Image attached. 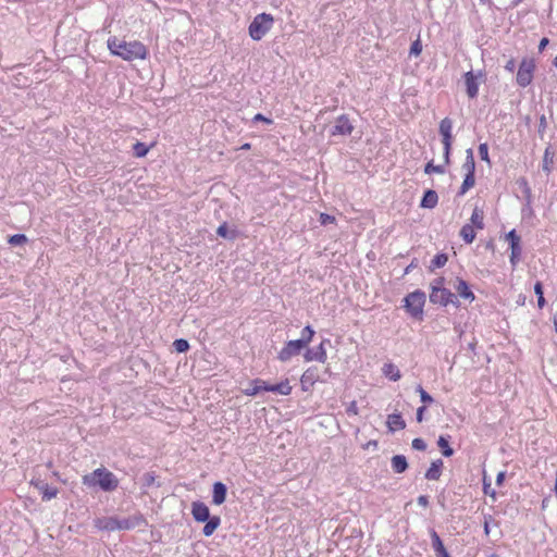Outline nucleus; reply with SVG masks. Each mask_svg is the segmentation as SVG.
<instances>
[{"mask_svg": "<svg viewBox=\"0 0 557 557\" xmlns=\"http://www.w3.org/2000/svg\"><path fill=\"white\" fill-rule=\"evenodd\" d=\"M107 45L112 54L128 62L144 60L148 54L146 46L138 40L125 41L117 37H110Z\"/></svg>", "mask_w": 557, "mask_h": 557, "instance_id": "obj_1", "label": "nucleus"}, {"mask_svg": "<svg viewBox=\"0 0 557 557\" xmlns=\"http://www.w3.org/2000/svg\"><path fill=\"white\" fill-rule=\"evenodd\" d=\"M144 522L140 516H133L127 518L119 517H99L94 520L97 529L108 532L131 530Z\"/></svg>", "mask_w": 557, "mask_h": 557, "instance_id": "obj_2", "label": "nucleus"}, {"mask_svg": "<svg viewBox=\"0 0 557 557\" xmlns=\"http://www.w3.org/2000/svg\"><path fill=\"white\" fill-rule=\"evenodd\" d=\"M83 484L88 487L99 485L104 492H111L117 487L119 481L112 472L104 468H99L89 474H85L83 476Z\"/></svg>", "mask_w": 557, "mask_h": 557, "instance_id": "obj_3", "label": "nucleus"}, {"mask_svg": "<svg viewBox=\"0 0 557 557\" xmlns=\"http://www.w3.org/2000/svg\"><path fill=\"white\" fill-rule=\"evenodd\" d=\"M274 18L271 14H258L249 25V36L253 40H261L265 34L272 28Z\"/></svg>", "mask_w": 557, "mask_h": 557, "instance_id": "obj_4", "label": "nucleus"}, {"mask_svg": "<svg viewBox=\"0 0 557 557\" xmlns=\"http://www.w3.org/2000/svg\"><path fill=\"white\" fill-rule=\"evenodd\" d=\"M405 307L408 312L416 319H421L423 314V306L425 304V294L420 290L410 293L405 298Z\"/></svg>", "mask_w": 557, "mask_h": 557, "instance_id": "obj_5", "label": "nucleus"}, {"mask_svg": "<svg viewBox=\"0 0 557 557\" xmlns=\"http://www.w3.org/2000/svg\"><path fill=\"white\" fill-rule=\"evenodd\" d=\"M535 70V63L532 59H523L520 63L517 73V84L521 87H527L533 79V72Z\"/></svg>", "mask_w": 557, "mask_h": 557, "instance_id": "obj_6", "label": "nucleus"}, {"mask_svg": "<svg viewBox=\"0 0 557 557\" xmlns=\"http://www.w3.org/2000/svg\"><path fill=\"white\" fill-rule=\"evenodd\" d=\"M430 300L433 304H438L442 306H447L448 304H453V305L458 304L456 295L446 288L433 289L430 294Z\"/></svg>", "mask_w": 557, "mask_h": 557, "instance_id": "obj_7", "label": "nucleus"}, {"mask_svg": "<svg viewBox=\"0 0 557 557\" xmlns=\"http://www.w3.org/2000/svg\"><path fill=\"white\" fill-rule=\"evenodd\" d=\"M506 239L509 242L510 244V250H511V253H510V262L511 264L515 267L518 261L520 260V257H521V253H522V248H521V238L520 236L516 233L515 230L510 231L507 235H506Z\"/></svg>", "mask_w": 557, "mask_h": 557, "instance_id": "obj_8", "label": "nucleus"}, {"mask_svg": "<svg viewBox=\"0 0 557 557\" xmlns=\"http://www.w3.org/2000/svg\"><path fill=\"white\" fill-rule=\"evenodd\" d=\"M463 78L468 97L475 98L479 92V81L483 78L482 72L474 74L472 71H469L463 75Z\"/></svg>", "mask_w": 557, "mask_h": 557, "instance_id": "obj_9", "label": "nucleus"}, {"mask_svg": "<svg viewBox=\"0 0 557 557\" xmlns=\"http://www.w3.org/2000/svg\"><path fill=\"white\" fill-rule=\"evenodd\" d=\"M305 347H306V345L304 344V342H301L299 339L289 341L285 345V347L280 351L278 359L281 361H287L293 356L299 355L301 349L305 348Z\"/></svg>", "mask_w": 557, "mask_h": 557, "instance_id": "obj_10", "label": "nucleus"}, {"mask_svg": "<svg viewBox=\"0 0 557 557\" xmlns=\"http://www.w3.org/2000/svg\"><path fill=\"white\" fill-rule=\"evenodd\" d=\"M453 121L449 117H445L440 123V134L442 135V143L444 148L451 149L453 144Z\"/></svg>", "mask_w": 557, "mask_h": 557, "instance_id": "obj_11", "label": "nucleus"}, {"mask_svg": "<svg viewBox=\"0 0 557 557\" xmlns=\"http://www.w3.org/2000/svg\"><path fill=\"white\" fill-rule=\"evenodd\" d=\"M325 343L330 344V341H323L315 349H308L305 354V359L307 361L315 360L324 363L326 361V350L324 348Z\"/></svg>", "mask_w": 557, "mask_h": 557, "instance_id": "obj_12", "label": "nucleus"}, {"mask_svg": "<svg viewBox=\"0 0 557 557\" xmlns=\"http://www.w3.org/2000/svg\"><path fill=\"white\" fill-rule=\"evenodd\" d=\"M191 515L198 522H206L210 518L208 506L201 502H194L191 504Z\"/></svg>", "mask_w": 557, "mask_h": 557, "instance_id": "obj_13", "label": "nucleus"}, {"mask_svg": "<svg viewBox=\"0 0 557 557\" xmlns=\"http://www.w3.org/2000/svg\"><path fill=\"white\" fill-rule=\"evenodd\" d=\"M352 125L347 116H339L332 131V135H349L352 132Z\"/></svg>", "mask_w": 557, "mask_h": 557, "instance_id": "obj_14", "label": "nucleus"}, {"mask_svg": "<svg viewBox=\"0 0 557 557\" xmlns=\"http://www.w3.org/2000/svg\"><path fill=\"white\" fill-rule=\"evenodd\" d=\"M319 373L317 368L307 369L301 375L300 382L304 391H308L318 381Z\"/></svg>", "mask_w": 557, "mask_h": 557, "instance_id": "obj_15", "label": "nucleus"}, {"mask_svg": "<svg viewBox=\"0 0 557 557\" xmlns=\"http://www.w3.org/2000/svg\"><path fill=\"white\" fill-rule=\"evenodd\" d=\"M33 484L42 493V499L45 500H50L54 498L59 493L58 488L50 487L42 481L33 482Z\"/></svg>", "mask_w": 557, "mask_h": 557, "instance_id": "obj_16", "label": "nucleus"}, {"mask_svg": "<svg viewBox=\"0 0 557 557\" xmlns=\"http://www.w3.org/2000/svg\"><path fill=\"white\" fill-rule=\"evenodd\" d=\"M226 486L222 482H215L213 484V497L212 502L215 505H221L226 498Z\"/></svg>", "mask_w": 557, "mask_h": 557, "instance_id": "obj_17", "label": "nucleus"}, {"mask_svg": "<svg viewBox=\"0 0 557 557\" xmlns=\"http://www.w3.org/2000/svg\"><path fill=\"white\" fill-rule=\"evenodd\" d=\"M387 426L393 432L406 428V423L399 413H392L387 418Z\"/></svg>", "mask_w": 557, "mask_h": 557, "instance_id": "obj_18", "label": "nucleus"}, {"mask_svg": "<svg viewBox=\"0 0 557 557\" xmlns=\"http://www.w3.org/2000/svg\"><path fill=\"white\" fill-rule=\"evenodd\" d=\"M443 461L437 459L431 463V467L425 473L428 480H438L442 474Z\"/></svg>", "mask_w": 557, "mask_h": 557, "instance_id": "obj_19", "label": "nucleus"}, {"mask_svg": "<svg viewBox=\"0 0 557 557\" xmlns=\"http://www.w3.org/2000/svg\"><path fill=\"white\" fill-rule=\"evenodd\" d=\"M391 462L395 473H404L408 469L407 459L403 455H395Z\"/></svg>", "mask_w": 557, "mask_h": 557, "instance_id": "obj_20", "label": "nucleus"}, {"mask_svg": "<svg viewBox=\"0 0 557 557\" xmlns=\"http://www.w3.org/2000/svg\"><path fill=\"white\" fill-rule=\"evenodd\" d=\"M455 288L460 297L471 301L474 299V294L470 290L466 281L458 278Z\"/></svg>", "mask_w": 557, "mask_h": 557, "instance_id": "obj_21", "label": "nucleus"}, {"mask_svg": "<svg viewBox=\"0 0 557 557\" xmlns=\"http://www.w3.org/2000/svg\"><path fill=\"white\" fill-rule=\"evenodd\" d=\"M437 201L438 196L436 191L429 189L424 193V196L421 200V207L432 209L437 205Z\"/></svg>", "mask_w": 557, "mask_h": 557, "instance_id": "obj_22", "label": "nucleus"}, {"mask_svg": "<svg viewBox=\"0 0 557 557\" xmlns=\"http://www.w3.org/2000/svg\"><path fill=\"white\" fill-rule=\"evenodd\" d=\"M471 224L473 228L482 230L484 227V212L479 207H475L473 209L472 215H471Z\"/></svg>", "mask_w": 557, "mask_h": 557, "instance_id": "obj_23", "label": "nucleus"}, {"mask_svg": "<svg viewBox=\"0 0 557 557\" xmlns=\"http://www.w3.org/2000/svg\"><path fill=\"white\" fill-rule=\"evenodd\" d=\"M220 522H221L220 517H218V516L210 517L207 520V523L202 529L203 535L205 536L212 535L214 533V531L218 529V527L220 525Z\"/></svg>", "mask_w": 557, "mask_h": 557, "instance_id": "obj_24", "label": "nucleus"}, {"mask_svg": "<svg viewBox=\"0 0 557 557\" xmlns=\"http://www.w3.org/2000/svg\"><path fill=\"white\" fill-rule=\"evenodd\" d=\"M268 392H274L281 395H289L292 392V386L286 380L285 382H281L278 384L268 385Z\"/></svg>", "mask_w": 557, "mask_h": 557, "instance_id": "obj_25", "label": "nucleus"}, {"mask_svg": "<svg viewBox=\"0 0 557 557\" xmlns=\"http://www.w3.org/2000/svg\"><path fill=\"white\" fill-rule=\"evenodd\" d=\"M382 371H383L384 375L389 377L392 381H398L400 379V371L393 363L384 364Z\"/></svg>", "mask_w": 557, "mask_h": 557, "instance_id": "obj_26", "label": "nucleus"}, {"mask_svg": "<svg viewBox=\"0 0 557 557\" xmlns=\"http://www.w3.org/2000/svg\"><path fill=\"white\" fill-rule=\"evenodd\" d=\"M260 391H268V384H265V382L262 380H255L252 382V386L245 389V394L253 396L258 394Z\"/></svg>", "mask_w": 557, "mask_h": 557, "instance_id": "obj_27", "label": "nucleus"}, {"mask_svg": "<svg viewBox=\"0 0 557 557\" xmlns=\"http://www.w3.org/2000/svg\"><path fill=\"white\" fill-rule=\"evenodd\" d=\"M462 168H463V170L467 171V174L474 175L475 161H474L473 151L471 148L467 150V158H466V162L463 163Z\"/></svg>", "mask_w": 557, "mask_h": 557, "instance_id": "obj_28", "label": "nucleus"}, {"mask_svg": "<svg viewBox=\"0 0 557 557\" xmlns=\"http://www.w3.org/2000/svg\"><path fill=\"white\" fill-rule=\"evenodd\" d=\"M460 236L467 244H471L475 238V232L472 225L466 224L460 231Z\"/></svg>", "mask_w": 557, "mask_h": 557, "instance_id": "obj_29", "label": "nucleus"}, {"mask_svg": "<svg viewBox=\"0 0 557 557\" xmlns=\"http://www.w3.org/2000/svg\"><path fill=\"white\" fill-rule=\"evenodd\" d=\"M432 541L433 547L438 553V555H441L442 557H448V554L443 545V542L435 531L432 532Z\"/></svg>", "mask_w": 557, "mask_h": 557, "instance_id": "obj_30", "label": "nucleus"}, {"mask_svg": "<svg viewBox=\"0 0 557 557\" xmlns=\"http://www.w3.org/2000/svg\"><path fill=\"white\" fill-rule=\"evenodd\" d=\"M438 447L442 449V454L445 457H450L454 454V449L449 447L448 441L444 436H440L437 441Z\"/></svg>", "mask_w": 557, "mask_h": 557, "instance_id": "obj_31", "label": "nucleus"}, {"mask_svg": "<svg viewBox=\"0 0 557 557\" xmlns=\"http://www.w3.org/2000/svg\"><path fill=\"white\" fill-rule=\"evenodd\" d=\"M475 184L474 175L472 174H466V177L463 180V183L460 187L459 195L466 194L471 187H473Z\"/></svg>", "mask_w": 557, "mask_h": 557, "instance_id": "obj_32", "label": "nucleus"}, {"mask_svg": "<svg viewBox=\"0 0 557 557\" xmlns=\"http://www.w3.org/2000/svg\"><path fill=\"white\" fill-rule=\"evenodd\" d=\"M150 147L146 146L145 144L143 143H136L134 146H133V150H134V156L137 157V158H143L145 157L148 151H149Z\"/></svg>", "mask_w": 557, "mask_h": 557, "instance_id": "obj_33", "label": "nucleus"}, {"mask_svg": "<svg viewBox=\"0 0 557 557\" xmlns=\"http://www.w3.org/2000/svg\"><path fill=\"white\" fill-rule=\"evenodd\" d=\"M554 153L550 152L549 148H546L543 159V170L546 173L550 172V164L553 163Z\"/></svg>", "mask_w": 557, "mask_h": 557, "instance_id": "obj_34", "label": "nucleus"}, {"mask_svg": "<svg viewBox=\"0 0 557 557\" xmlns=\"http://www.w3.org/2000/svg\"><path fill=\"white\" fill-rule=\"evenodd\" d=\"M534 293L537 296V305L540 308H543L545 305V298L543 296V286L541 282H536L534 285Z\"/></svg>", "mask_w": 557, "mask_h": 557, "instance_id": "obj_35", "label": "nucleus"}, {"mask_svg": "<svg viewBox=\"0 0 557 557\" xmlns=\"http://www.w3.org/2000/svg\"><path fill=\"white\" fill-rule=\"evenodd\" d=\"M313 335L314 331L311 329V326L307 325L302 330L301 338H299V341L304 342V344L307 346L311 342Z\"/></svg>", "mask_w": 557, "mask_h": 557, "instance_id": "obj_36", "label": "nucleus"}, {"mask_svg": "<svg viewBox=\"0 0 557 557\" xmlns=\"http://www.w3.org/2000/svg\"><path fill=\"white\" fill-rule=\"evenodd\" d=\"M447 260H448L447 255H445V253L436 255L434 257V259L432 260V268L444 267L446 264Z\"/></svg>", "mask_w": 557, "mask_h": 557, "instance_id": "obj_37", "label": "nucleus"}, {"mask_svg": "<svg viewBox=\"0 0 557 557\" xmlns=\"http://www.w3.org/2000/svg\"><path fill=\"white\" fill-rule=\"evenodd\" d=\"M173 346L177 352H185L189 348V344L186 339H175Z\"/></svg>", "mask_w": 557, "mask_h": 557, "instance_id": "obj_38", "label": "nucleus"}, {"mask_svg": "<svg viewBox=\"0 0 557 557\" xmlns=\"http://www.w3.org/2000/svg\"><path fill=\"white\" fill-rule=\"evenodd\" d=\"M27 242V237L24 234H15L9 237V243L13 246L23 245Z\"/></svg>", "mask_w": 557, "mask_h": 557, "instance_id": "obj_39", "label": "nucleus"}, {"mask_svg": "<svg viewBox=\"0 0 557 557\" xmlns=\"http://www.w3.org/2000/svg\"><path fill=\"white\" fill-rule=\"evenodd\" d=\"M417 392L419 393L421 401L423 404L433 403V400H434L433 397L429 393H426L421 385L417 386Z\"/></svg>", "mask_w": 557, "mask_h": 557, "instance_id": "obj_40", "label": "nucleus"}, {"mask_svg": "<svg viewBox=\"0 0 557 557\" xmlns=\"http://www.w3.org/2000/svg\"><path fill=\"white\" fill-rule=\"evenodd\" d=\"M444 168L442 165H434L432 162H429L425 168H424V172L426 174H431L433 172L435 173H444Z\"/></svg>", "mask_w": 557, "mask_h": 557, "instance_id": "obj_41", "label": "nucleus"}, {"mask_svg": "<svg viewBox=\"0 0 557 557\" xmlns=\"http://www.w3.org/2000/svg\"><path fill=\"white\" fill-rule=\"evenodd\" d=\"M421 51H422L421 41L419 39H417L416 41L412 42L409 53H410V55L418 57V55H420Z\"/></svg>", "mask_w": 557, "mask_h": 557, "instance_id": "obj_42", "label": "nucleus"}, {"mask_svg": "<svg viewBox=\"0 0 557 557\" xmlns=\"http://www.w3.org/2000/svg\"><path fill=\"white\" fill-rule=\"evenodd\" d=\"M479 154L481 157L482 160L486 161L487 163H490V158H488V148H487V145L486 144H481L479 146Z\"/></svg>", "mask_w": 557, "mask_h": 557, "instance_id": "obj_43", "label": "nucleus"}, {"mask_svg": "<svg viewBox=\"0 0 557 557\" xmlns=\"http://www.w3.org/2000/svg\"><path fill=\"white\" fill-rule=\"evenodd\" d=\"M412 448L423 451L426 449V444L422 438H414L412 441Z\"/></svg>", "mask_w": 557, "mask_h": 557, "instance_id": "obj_44", "label": "nucleus"}, {"mask_svg": "<svg viewBox=\"0 0 557 557\" xmlns=\"http://www.w3.org/2000/svg\"><path fill=\"white\" fill-rule=\"evenodd\" d=\"M334 222H335V216L326 214V213L320 214V223L322 225H326V224L334 223Z\"/></svg>", "mask_w": 557, "mask_h": 557, "instance_id": "obj_45", "label": "nucleus"}, {"mask_svg": "<svg viewBox=\"0 0 557 557\" xmlns=\"http://www.w3.org/2000/svg\"><path fill=\"white\" fill-rule=\"evenodd\" d=\"M483 490L485 494L491 495L493 498L495 497L496 493L491 488V483H487L485 478L483 479Z\"/></svg>", "mask_w": 557, "mask_h": 557, "instance_id": "obj_46", "label": "nucleus"}, {"mask_svg": "<svg viewBox=\"0 0 557 557\" xmlns=\"http://www.w3.org/2000/svg\"><path fill=\"white\" fill-rule=\"evenodd\" d=\"M443 284H444V277H437L435 278L432 283H431V287H432V290L433 289H443Z\"/></svg>", "mask_w": 557, "mask_h": 557, "instance_id": "obj_47", "label": "nucleus"}, {"mask_svg": "<svg viewBox=\"0 0 557 557\" xmlns=\"http://www.w3.org/2000/svg\"><path fill=\"white\" fill-rule=\"evenodd\" d=\"M425 406H421L417 409V421L420 423L424 419Z\"/></svg>", "mask_w": 557, "mask_h": 557, "instance_id": "obj_48", "label": "nucleus"}, {"mask_svg": "<svg viewBox=\"0 0 557 557\" xmlns=\"http://www.w3.org/2000/svg\"><path fill=\"white\" fill-rule=\"evenodd\" d=\"M347 412L349 414H358V407L356 401H351L349 406L347 407Z\"/></svg>", "mask_w": 557, "mask_h": 557, "instance_id": "obj_49", "label": "nucleus"}, {"mask_svg": "<svg viewBox=\"0 0 557 557\" xmlns=\"http://www.w3.org/2000/svg\"><path fill=\"white\" fill-rule=\"evenodd\" d=\"M216 234L221 237H226L227 236V227H226V224H222L218 227L216 230Z\"/></svg>", "mask_w": 557, "mask_h": 557, "instance_id": "obj_50", "label": "nucleus"}, {"mask_svg": "<svg viewBox=\"0 0 557 557\" xmlns=\"http://www.w3.org/2000/svg\"><path fill=\"white\" fill-rule=\"evenodd\" d=\"M505 69L509 72H513L515 69H516V62L515 60L511 58L510 60L507 61L506 65H505Z\"/></svg>", "mask_w": 557, "mask_h": 557, "instance_id": "obj_51", "label": "nucleus"}, {"mask_svg": "<svg viewBox=\"0 0 557 557\" xmlns=\"http://www.w3.org/2000/svg\"><path fill=\"white\" fill-rule=\"evenodd\" d=\"M418 504L420 506L426 507L429 505V498L425 495H421L418 497Z\"/></svg>", "mask_w": 557, "mask_h": 557, "instance_id": "obj_52", "label": "nucleus"}, {"mask_svg": "<svg viewBox=\"0 0 557 557\" xmlns=\"http://www.w3.org/2000/svg\"><path fill=\"white\" fill-rule=\"evenodd\" d=\"M492 520V516L485 517L484 521V532L486 535L490 534V521Z\"/></svg>", "mask_w": 557, "mask_h": 557, "instance_id": "obj_53", "label": "nucleus"}, {"mask_svg": "<svg viewBox=\"0 0 557 557\" xmlns=\"http://www.w3.org/2000/svg\"><path fill=\"white\" fill-rule=\"evenodd\" d=\"M548 42H549V40L546 37L541 39V41L539 44L540 52H542L545 49V47L548 45Z\"/></svg>", "mask_w": 557, "mask_h": 557, "instance_id": "obj_54", "label": "nucleus"}, {"mask_svg": "<svg viewBox=\"0 0 557 557\" xmlns=\"http://www.w3.org/2000/svg\"><path fill=\"white\" fill-rule=\"evenodd\" d=\"M505 480V472H499L496 478V484L502 485Z\"/></svg>", "mask_w": 557, "mask_h": 557, "instance_id": "obj_55", "label": "nucleus"}, {"mask_svg": "<svg viewBox=\"0 0 557 557\" xmlns=\"http://www.w3.org/2000/svg\"><path fill=\"white\" fill-rule=\"evenodd\" d=\"M255 120L256 121H264L267 123H271V120L264 117L262 114L258 113L257 115H255Z\"/></svg>", "mask_w": 557, "mask_h": 557, "instance_id": "obj_56", "label": "nucleus"}, {"mask_svg": "<svg viewBox=\"0 0 557 557\" xmlns=\"http://www.w3.org/2000/svg\"><path fill=\"white\" fill-rule=\"evenodd\" d=\"M450 150H451V149L444 148V159H445V163H449Z\"/></svg>", "mask_w": 557, "mask_h": 557, "instance_id": "obj_57", "label": "nucleus"}, {"mask_svg": "<svg viewBox=\"0 0 557 557\" xmlns=\"http://www.w3.org/2000/svg\"><path fill=\"white\" fill-rule=\"evenodd\" d=\"M554 326H555V331L557 333V313L554 314Z\"/></svg>", "mask_w": 557, "mask_h": 557, "instance_id": "obj_58", "label": "nucleus"}, {"mask_svg": "<svg viewBox=\"0 0 557 557\" xmlns=\"http://www.w3.org/2000/svg\"><path fill=\"white\" fill-rule=\"evenodd\" d=\"M250 148V145L249 144H245L242 149H249Z\"/></svg>", "mask_w": 557, "mask_h": 557, "instance_id": "obj_59", "label": "nucleus"}, {"mask_svg": "<svg viewBox=\"0 0 557 557\" xmlns=\"http://www.w3.org/2000/svg\"><path fill=\"white\" fill-rule=\"evenodd\" d=\"M553 64L557 67V55L555 57Z\"/></svg>", "mask_w": 557, "mask_h": 557, "instance_id": "obj_60", "label": "nucleus"}, {"mask_svg": "<svg viewBox=\"0 0 557 557\" xmlns=\"http://www.w3.org/2000/svg\"><path fill=\"white\" fill-rule=\"evenodd\" d=\"M368 445H370V446L376 445V442H370Z\"/></svg>", "mask_w": 557, "mask_h": 557, "instance_id": "obj_61", "label": "nucleus"}, {"mask_svg": "<svg viewBox=\"0 0 557 557\" xmlns=\"http://www.w3.org/2000/svg\"><path fill=\"white\" fill-rule=\"evenodd\" d=\"M368 445H370V446L376 445V442H370Z\"/></svg>", "mask_w": 557, "mask_h": 557, "instance_id": "obj_62", "label": "nucleus"}, {"mask_svg": "<svg viewBox=\"0 0 557 557\" xmlns=\"http://www.w3.org/2000/svg\"><path fill=\"white\" fill-rule=\"evenodd\" d=\"M16 82L17 85L21 84V78H16Z\"/></svg>", "mask_w": 557, "mask_h": 557, "instance_id": "obj_63", "label": "nucleus"}]
</instances>
